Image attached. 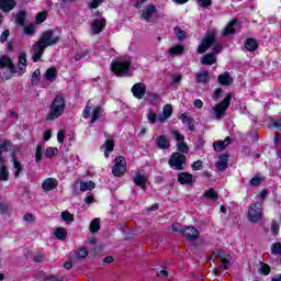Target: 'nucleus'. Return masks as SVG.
Segmentation results:
<instances>
[{
	"instance_id": "obj_64",
	"label": "nucleus",
	"mask_w": 281,
	"mask_h": 281,
	"mask_svg": "<svg viewBox=\"0 0 281 281\" xmlns=\"http://www.w3.org/2000/svg\"><path fill=\"white\" fill-rule=\"evenodd\" d=\"M262 179H260L259 177H255L250 180V186H260Z\"/></svg>"
},
{
	"instance_id": "obj_15",
	"label": "nucleus",
	"mask_w": 281,
	"mask_h": 281,
	"mask_svg": "<svg viewBox=\"0 0 281 281\" xmlns=\"http://www.w3.org/2000/svg\"><path fill=\"white\" fill-rule=\"evenodd\" d=\"M105 144L102 145V148H105L104 150V157L105 159H109V153H113V148H115V144L113 143V136L105 134Z\"/></svg>"
},
{
	"instance_id": "obj_51",
	"label": "nucleus",
	"mask_w": 281,
	"mask_h": 281,
	"mask_svg": "<svg viewBox=\"0 0 281 281\" xmlns=\"http://www.w3.org/2000/svg\"><path fill=\"white\" fill-rule=\"evenodd\" d=\"M42 157H43V147L37 146V147H36V151H35V161H36L37 164H41Z\"/></svg>"
},
{
	"instance_id": "obj_16",
	"label": "nucleus",
	"mask_w": 281,
	"mask_h": 281,
	"mask_svg": "<svg viewBox=\"0 0 281 281\" xmlns=\"http://www.w3.org/2000/svg\"><path fill=\"white\" fill-rule=\"evenodd\" d=\"M135 186H138L142 190H146V183H148V176L137 172L133 179Z\"/></svg>"
},
{
	"instance_id": "obj_57",
	"label": "nucleus",
	"mask_w": 281,
	"mask_h": 281,
	"mask_svg": "<svg viewBox=\"0 0 281 281\" xmlns=\"http://www.w3.org/2000/svg\"><path fill=\"white\" fill-rule=\"evenodd\" d=\"M213 54H221V52H223V44L215 43L213 46Z\"/></svg>"
},
{
	"instance_id": "obj_27",
	"label": "nucleus",
	"mask_w": 281,
	"mask_h": 281,
	"mask_svg": "<svg viewBox=\"0 0 281 281\" xmlns=\"http://www.w3.org/2000/svg\"><path fill=\"white\" fill-rule=\"evenodd\" d=\"M57 76L58 71L56 70V68L50 67L45 72V80H47V82H54Z\"/></svg>"
},
{
	"instance_id": "obj_6",
	"label": "nucleus",
	"mask_w": 281,
	"mask_h": 281,
	"mask_svg": "<svg viewBox=\"0 0 281 281\" xmlns=\"http://www.w3.org/2000/svg\"><path fill=\"white\" fill-rule=\"evenodd\" d=\"M248 218L251 223H258L260 218H262V204L261 203H252L248 209Z\"/></svg>"
},
{
	"instance_id": "obj_43",
	"label": "nucleus",
	"mask_w": 281,
	"mask_h": 281,
	"mask_svg": "<svg viewBox=\"0 0 281 281\" xmlns=\"http://www.w3.org/2000/svg\"><path fill=\"white\" fill-rule=\"evenodd\" d=\"M180 120L186 124L189 123V131H194V125L192 124V120H190V116H188V113H183L180 115Z\"/></svg>"
},
{
	"instance_id": "obj_34",
	"label": "nucleus",
	"mask_w": 281,
	"mask_h": 281,
	"mask_svg": "<svg viewBox=\"0 0 281 281\" xmlns=\"http://www.w3.org/2000/svg\"><path fill=\"white\" fill-rule=\"evenodd\" d=\"M204 198L209 199L210 201H217L218 200V192L214 189H209L204 192Z\"/></svg>"
},
{
	"instance_id": "obj_1",
	"label": "nucleus",
	"mask_w": 281,
	"mask_h": 281,
	"mask_svg": "<svg viewBox=\"0 0 281 281\" xmlns=\"http://www.w3.org/2000/svg\"><path fill=\"white\" fill-rule=\"evenodd\" d=\"M65 95L57 94L50 102L49 112L46 115V120L48 122H54V120H58V117H60V115L65 113Z\"/></svg>"
},
{
	"instance_id": "obj_20",
	"label": "nucleus",
	"mask_w": 281,
	"mask_h": 281,
	"mask_svg": "<svg viewBox=\"0 0 281 281\" xmlns=\"http://www.w3.org/2000/svg\"><path fill=\"white\" fill-rule=\"evenodd\" d=\"M18 67L20 70V75L23 76V74H25V69H27V54L26 53H21L19 55Z\"/></svg>"
},
{
	"instance_id": "obj_53",
	"label": "nucleus",
	"mask_w": 281,
	"mask_h": 281,
	"mask_svg": "<svg viewBox=\"0 0 281 281\" xmlns=\"http://www.w3.org/2000/svg\"><path fill=\"white\" fill-rule=\"evenodd\" d=\"M176 36L178 37V41H186V32L181 29H175Z\"/></svg>"
},
{
	"instance_id": "obj_63",
	"label": "nucleus",
	"mask_w": 281,
	"mask_h": 281,
	"mask_svg": "<svg viewBox=\"0 0 281 281\" xmlns=\"http://www.w3.org/2000/svg\"><path fill=\"white\" fill-rule=\"evenodd\" d=\"M8 36H10V31L8 30L3 31V33L0 36L1 43H5V41H8Z\"/></svg>"
},
{
	"instance_id": "obj_59",
	"label": "nucleus",
	"mask_w": 281,
	"mask_h": 281,
	"mask_svg": "<svg viewBox=\"0 0 281 281\" xmlns=\"http://www.w3.org/2000/svg\"><path fill=\"white\" fill-rule=\"evenodd\" d=\"M172 232H178V234H183V227H181V224H173L171 226Z\"/></svg>"
},
{
	"instance_id": "obj_17",
	"label": "nucleus",
	"mask_w": 281,
	"mask_h": 281,
	"mask_svg": "<svg viewBox=\"0 0 281 281\" xmlns=\"http://www.w3.org/2000/svg\"><path fill=\"white\" fill-rule=\"evenodd\" d=\"M178 181L181 186H190L194 181V176L189 172H180L178 175Z\"/></svg>"
},
{
	"instance_id": "obj_18",
	"label": "nucleus",
	"mask_w": 281,
	"mask_h": 281,
	"mask_svg": "<svg viewBox=\"0 0 281 281\" xmlns=\"http://www.w3.org/2000/svg\"><path fill=\"white\" fill-rule=\"evenodd\" d=\"M42 188L45 192H52V190H56V188H58V180L54 178L45 179L42 183Z\"/></svg>"
},
{
	"instance_id": "obj_61",
	"label": "nucleus",
	"mask_w": 281,
	"mask_h": 281,
	"mask_svg": "<svg viewBox=\"0 0 281 281\" xmlns=\"http://www.w3.org/2000/svg\"><path fill=\"white\" fill-rule=\"evenodd\" d=\"M34 215H32L31 213H26L24 216H23V221H25V223H34Z\"/></svg>"
},
{
	"instance_id": "obj_3",
	"label": "nucleus",
	"mask_w": 281,
	"mask_h": 281,
	"mask_svg": "<svg viewBox=\"0 0 281 281\" xmlns=\"http://www.w3.org/2000/svg\"><path fill=\"white\" fill-rule=\"evenodd\" d=\"M231 102L232 94H227L222 102L217 103L210 110V114L212 115V117H214L215 120H223V117H225L227 109H229Z\"/></svg>"
},
{
	"instance_id": "obj_11",
	"label": "nucleus",
	"mask_w": 281,
	"mask_h": 281,
	"mask_svg": "<svg viewBox=\"0 0 281 281\" xmlns=\"http://www.w3.org/2000/svg\"><path fill=\"white\" fill-rule=\"evenodd\" d=\"M45 49H47V48L44 47L40 42H36L35 44H33V46H32L33 63H38L41 60V58H43V54L45 53Z\"/></svg>"
},
{
	"instance_id": "obj_58",
	"label": "nucleus",
	"mask_w": 281,
	"mask_h": 281,
	"mask_svg": "<svg viewBox=\"0 0 281 281\" xmlns=\"http://www.w3.org/2000/svg\"><path fill=\"white\" fill-rule=\"evenodd\" d=\"M57 142L58 144H63L65 142V131L60 130L57 133Z\"/></svg>"
},
{
	"instance_id": "obj_36",
	"label": "nucleus",
	"mask_w": 281,
	"mask_h": 281,
	"mask_svg": "<svg viewBox=\"0 0 281 281\" xmlns=\"http://www.w3.org/2000/svg\"><path fill=\"white\" fill-rule=\"evenodd\" d=\"M95 188V182L93 181H81L80 182V191L87 192V190H93Z\"/></svg>"
},
{
	"instance_id": "obj_45",
	"label": "nucleus",
	"mask_w": 281,
	"mask_h": 281,
	"mask_svg": "<svg viewBox=\"0 0 281 281\" xmlns=\"http://www.w3.org/2000/svg\"><path fill=\"white\" fill-rule=\"evenodd\" d=\"M13 168H14V176L19 177V175H21V170H23L21 162H19V160L16 159H13Z\"/></svg>"
},
{
	"instance_id": "obj_2",
	"label": "nucleus",
	"mask_w": 281,
	"mask_h": 281,
	"mask_svg": "<svg viewBox=\"0 0 281 281\" xmlns=\"http://www.w3.org/2000/svg\"><path fill=\"white\" fill-rule=\"evenodd\" d=\"M131 57H125L123 59L114 60L111 65V70L115 76L119 78H126L128 76H132L131 74Z\"/></svg>"
},
{
	"instance_id": "obj_35",
	"label": "nucleus",
	"mask_w": 281,
	"mask_h": 281,
	"mask_svg": "<svg viewBox=\"0 0 281 281\" xmlns=\"http://www.w3.org/2000/svg\"><path fill=\"white\" fill-rule=\"evenodd\" d=\"M147 121L149 124H156L159 122V116H157V112H155L153 109H149L147 112Z\"/></svg>"
},
{
	"instance_id": "obj_13",
	"label": "nucleus",
	"mask_w": 281,
	"mask_h": 281,
	"mask_svg": "<svg viewBox=\"0 0 281 281\" xmlns=\"http://www.w3.org/2000/svg\"><path fill=\"white\" fill-rule=\"evenodd\" d=\"M132 93L134 98H137V100H142V98L146 95V85L144 82L135 83L132 87Z\"/></svg>"
},
{
	"instance_id": "obj_24",
	"label": "nucleus",
	"mask_w": 281,
	"mask_h": 281,
	"mask_svg": "<svg viewBox=\"0 0 281 281\" xmlns=\"http://www.w3.org/2000/svg\"><path fill=\"white\" fill-rule=\"evenodd\" d=\"M201 65H215L216 63V55L214 53L205 54L200 59Z\"/></svg>"
},
{
	"instance_id": "obj_23",
	"label": "nucleus",
	"mask_w": 281,
	"mask_h": 281,
	"mask_svg": "<svg viewBox=\"0 0 281 281\" xmlns=\"http://www.w3.org/2000/svg\"><path fill=\"white\" fill-rule=\"evenodd\" d=\"M229 144H232V138L226 137L224 140H217L213 144V148L214 150H216V153H221V150H225V148H227V146H229Z\"/></svg>"
},
{
	"instance_id": "obj_56",
	"label": "nucleus",
	"mask_w": 281,
	"mask_h": 281,
	"mask_svg": "<svg viewBox=\"0 0 281 281\" xmlns=\"http://www.w3.org/2000/svg\"><path fill=\"white\" fill-rule=\"evenodd\" d=\"M192 170H201L203 168V161L198 160L191 165Z\"/></svg>"
},
{
	"instance_id": "obj_50",
	"label": "nucleus",
	"mask_w": 281,
	"mask_h": 281,
	"mask_svg": "<svg viewBox=\"0 0 281 281\" xmlns=\"http://www.w3.org/2000/svg\"><path fill=\"white\" fill-rule=\"evenodd\" d=\"M18 25H25V11H21L16 16Z\"/></svg>"
},
{
	"instance_id": "obj_30",
	"label": "nucleus",
	"mask_w": 281,
	"mask_h": 281,
	"mask_svg": "<svg viewBox=\"0 0 281 281\" xmlns=\"http://www.w3.org/2000/svg\"><path fill=\"white\" fill-rule=\"evenodd\" d=\"M238 21L233 20L231 23L224 29L223 36H229L231 34H236V29H234V25H236Z\"/></svg>"
},
{
	"instance_id": "obj_54",
	"label": "nucleus",
	"mask_w": 281,
	"mask_h": 281,
	"mask_svg": "<svg viewBox=\"0 0 281 281\" xmlns=\"http://www.w3.org/2000/svg\"><path fill=\"white\" fill-rule=\"evenodd\" d=\"M271 232L274 236H278V234H280V225L278 224V222H272Z\"/></svg>"
},
{
	"instance_id": "obj_4",
	"label": "nucleus",
	"mask_w": 281,
	"mask_h": 281,
	"mask_svg": "<svg viewBox=\"0 0 281 281\" xmlns=\"http://www.w3.org/2000/svg\"><path fill=\"white\" fill-rule=\"evenodd\" d=\"M188 159L186 158V155L181 153H173L171 157L168 160V164L170 168H173V170H183V166H186Z\"/></svg>"
},
{
	"instance_id": "obj_28",
	"label": "nucleus",
	"mask_w": 281,
	"mask_h": 281,
	"mask_svg": "<svg viewBox=\"0 0 281 281\" xmlns=\"http://www.w3.org/2000/svg\"><path fill=\"white\" fill-rule=\"evenodd\" d=\"M16 5L14 0H0V8L3 12H10Z\"/></svg>"
},
{
	"instance_id": "obj_38",
	"label": "nucleus",
	"mask_w": 281,
	"mask_h": 281,
	"mask_svg": "<svg viewBox=\"0 0 281 281\" xmlns=\"http://www.w3.org/2000/svg\"><path fill=\"white\" fill-rule=\"evenodd\" d=\"M183 52H186V48L182 45H177V46L169 48L170 56H179Z\"/></svg>"
},
{
	"instance_id": "obj_21",
	"label": "nucleus",
	"mask_w": 281,
	"mask_h": 281,
	"mask_svg": "<svg viewBox=\"0 0 281 281\" xmlns=\"http://www.w3.org/2000/svg\"><path fill=\"white\" fill-rule=\"evenodd\" d=\"M172 116V106L170 104H166L162 109V114L158 116V122L164 124L167 120H170Z\"/></svg>"
},
{
	"instance_id": "obj_31",
	"label": "nucleus",
	"mask_w": 281,
	"mask_h": 281,
	"mask_svg": "<svg viewBox=\"0 0 281 281\" xmlns=\"http://www.w3.org/2000/svg\"><path fill=\"white\" fill-rule=\"evenodd\" d=\"M196 82H200L201 85L210 82V72L202 71L196 74Z\"/></svg>"
},
{
	"instance_id": "obj_22",
	"label": "nucleus",
	"mask_w": 281,
	"mask_h": 281,
	"mask_svg": "<svg viewBox=\"0 0 281 281\" xmlns=\"http://www.w3.org/2000/svg\"><path fill=\"white\" fill-rule=\"evenodd\" d=\"M3 67H7L11 74L15 72L14 64H12V59L8 56H3L0 58V69H3Z\"/></svg>"
},
{
	"instance_id": "obj_14",
	"label": "nucleus",
	"mask_w": 281,
	"mask_h": 281,
	"mask_svg": "<svg viewBox=\"0 0 281 281\" xmlns=\"http://www.w3.org/2000/svg\"><path fill=\"white\" fill-rule=\"evenodd\" d=\"M157 7L155 4H148L142 10L140 19H144V21L149 22L150 19H153V15L156 14Z\"/></svg>"
},
{
	"instance_id": "obj_39",
	"label": "nucleus",
	"mask_w": 281,
	"mask_h": 281,
	"mask_svg": "<svg viewBox=\"0 0 281 281\" xmlns=\"http://www.w3.org/2000/svg\"><path fill=\"white\" fill-rule=\"evenodd\" d=\"M9 177L10 172L8 171V167L2 162L0 167V181H8Z\"/></svg>"
},
{
	"instance_id": "obj_48",
	"label": "nucleus",
	"mask_w": 281,
	"mask_h": 281,
	"mask_svg": "<svg viewBox=\"0 0 281 281\" xmlns=\"http://www.w3.org/2000/svg\"><path fill=\"white\" fill-rule=\"evenodd\" d=\"M38 78H41V69H36L31 77L32 85H38Z\"/></svg>"
},
{
	"instance_id": "obj_49",
	"label": "nucleus",
	"mask_w": 281,
	"mask_h": 281,
	"mask_svg": "<svg viewBox=\"0 0 281 281\" xmlns=\"http://www.w3.org/2000/svg\"><path fill=\"white\" fill-rule=\"evenodd\" d=\"M260 271H261V273H263V276H269V273H271V267L265 262H261Z\"/></svg>"
},
{
	"instance_id": "obj_47",
	"label": "nucleus",
	"mask_w": 281,
	"mask_h": 281,
	"mask_svg": "<svg viewBox=\"0 0 281 281\" xmlns=\"http://www.w3.org/2000/svg\"><path fill=\"white\" fill-rule=\"evenodd\" d=\"M76 256L79 259L87 258V256H89V250L87 248H80L79 250L76 251Z\"/></svg>"
},
{
	"instance_id": "obj_12",
	"label": "nucleus",
	"mask_w": 281,
	"mask_h": 281,
	"mask_svg": "<svg viewBox=\"0 0 281 281\" xmlns=\"http://www.w3.org/2000/svg\"><path fill=\"white\" fill-rule=\"evenodd\" d=\"M182 236H184L187 240L193 243L194 240L199 239V229H196L194 226H187L182 231Z\"/></svg>"
},
{
	"instance_id": "obj_37",
	"label": "nucleus",
	"mask_w": 281,
	"mask_h": 281,
	"mask_svg": "<svg viewBox=\"0 0 281 281\" xmlns=\"http://www.w3.org/2000/svg\"><path fill=\"white\" fill-rule=\"evenodd\" d=\"M89 229H90L91 234H95V233L100 232V218H98V217L93 218L90 223Z\"/></svg>"
},
{
	"instance_id": "obj_40",
	"label": "nucleus",
	"mask_w": 281,
	"mask_h": 281,
	"mask_svg": "<svg viewBox=\"0 0 281 281\" xmlns=\"http://www.w3.org/2000/svg\"><path fill=\"white\" fill-rule=\"evenodd\" d=\"M100 113H102V108L101 106H95L92 110V119H91V124H93L94 122L98 121V119L100 117Z\"/></svg>"
},
{
	"instance_id": "obj_29",
	"label": "nucleus",
	"mask_w": 281,
	"mask_h": 281,
	"mask_svg": "<svg viewBox=\"0 0 281 281\" xmlns=\"http://www.w3.org/2000/svg\"><path fill=\"white\" fill-rule=\"evenodd\" d=\"M156 144L158 148H161V149L170 148V142H168V138H166V136L164 135H160L157 137Z\"/></svg>"
},
{
	"instance_id": "obj_60",
	"label": "nucleus",
	"mask_w": 281,
	"mask_h": 281,
	"mask_svg": "<svg viewBox=\"0 0 281 281\" xmlns=\"http://www.w3.org/2000/svg\"><path fill=\"white\" fill-rule=\"evenodd\" d=\"M35 30H36V27L34 26V24H31L24 29V33L27 35L34 34Z\"/></svg>"
},
{
	"instance_id": "obj_33",
	"label": "nucleus",
	"mask_w": 281,
	"mask_h": 281,
	"mask_svg": "<svg viewBox=\"0 0 281 281\" xmlns=\"http://www.w3.org/2000/svg\"><path fill=\"white\" fill-rule=\"evenodd\" d=\"M54 236L57 237L58 240L67 239V229L64 227H58L54 231Z\"/></svg>"
},
{
	"instance_id": "obj_42",
	"label": "nucleus",
	"mask_w": 281,
	"mask_h": 281,
	"mask_svg": "<svg viewBox=\"0 0 281 281\" xmlns=\"http://www.w3.org/2000/svg\"><path fill=\"white\" fill-rule=\"evenodd\" d=\"M91 109H93V104L91 103V101H88L82 112V117H85V120H88V117L91 115Z\"/></svg>"
},
{
	"instance_id": "obj_25",
	"label": "nucleus",
	"mask_w": 281,
	"mask_h": 281,
	"mask_svg": "<svg viewBox=\"0 0 281 281\" xmlns=\"http://www.w3.org/2000/svg\"><path fill=\"white\" fill-rule=\"evenodd\" d=\"M12 148V143L10 140H3L0 144V164H3L5 160L3 159V153H8Z\"/></svg>"
},
{
	"instance_id": "obj_62",
	"label": "nucleus",
	"mask_w": 281,
	"mask_h": 281,
	"mask_svg": "<svg viewBox=\"0 0 281 281\" xmlns=\"http://www.w3.org/2000/svg\"><path fill=\"white\" fill-rule=\"evenodd\" d=\"M102 1L103 0H92V2L89 4V8H91L92 10H95V8H99Z\"/></svg>"
},
{
	"instance_id": "obj_8",
	"label": "nucleus",
	"mask_w": 281,
	"mask_h": 281,
	"mask_svg": "<svg viewBox=\"0 0 281 281\" xmlns=\"http://www.w3.org/2000/svg\"><path fill=\"white\" fill-rule=\"evenodd\" d=\"M60 41V37L54 36V32L52 31H46L44 32L41 37L38 43H41L44 47H52V45H56Z\"/></svg>"
},
{
	"instance_id": "obj_46",
	"label": "nucleus",
	"mask_w": 281,
	"mask_h": 281,
	"mask_svg": "<svg viewBox=\"0 0 281 281\" xmlns=\"http://www.w3.org/2000/svg\"><path fill=\"white\" fill-rule=\"evenodd\" d=\"M271 251L273 256H281V244L280 243L272 244Z\"/></svg>"
},
{
	"instance_id": "obj_19",
	"label": "nucleus",
	"mask_w": 281,
	"mask_h": 281,
	"mask_svg": "<svg viewBox=\"0 0 281 281\" xmlns=\"http://www.w3.org/2000/svg\"><path fill=\"white\" fill-rule=\"evenodd\" d=\"M229 160V156L227 154H222L218 157V160L215 164V167L221 172H224V170H227V161Z\"/></svg>"
},
{
	"instance_id": "obj_41",
	"label": "nucleus",
	"mask_w": 281,
	"mask_h": 281,
	"mask_svg": "<svg viewBox=\"0 0 281 281\" xmlns=\"http://www.w3.org/2000/svg\"><path fill=\"white\" fill-rule=\"evenodd\" d=\"M61 221H65V223H74V214L69 213V211L61 212Z\"/></svg>"
},
{
	"instance_id": "obj_7",
	"label": "nucleus",
	"mask_w": 281,
	"mask_h": 281,
	"mask_svg": "<svg viewBox=\"0 0 281 281\" xmlns=\"http://www.w3.org/2000/svg\"><path fill=\"white\" fill-rule=\"evenodd\" d=\"M126 173V159L119 156L114 159V167L112 169V175L114 177H123Z\"/></svg>"
},
{
	"instance_id": "obj_52",
	"label": "nucleus",
	"mask_w": 281,
	"mask_h": 281,
	"mask_svg": "<svg viewBox=\"0 0 281 281\" xmlns=\"http://www.w3.org/2000/svg\"><path fill=\"white\" fill-rule=\"evenodd\" d=\"M45 19H47V12L42 11L37 14L35 21L37 24H41V23H43V21H45Z\"/></svg>"
},
{
	"instance_id": "obj_32",
	"label": "nucleus",
	"mask_w": 281,
	"mask_h": 281,
	"mask_svg": "<svg viewBox=\"0 0 281 281\" xmlns=\"http://www.w3.org/2000/svg\"><path fill=\"white\" fill-rule=\"evenodd\" d=\"M247 52H256L258 49V42L254 38H248L245 43Z\"/></svg>"
},
{
	"instance_id": "obj_10",
	"label": "nucleus",
	"mask_w": 281,
	"mask_h": 281,
	"mask_svg": "<svg viewBox=\"0 0 281 281\" xmlns=\"http://www.w3.org/2000/svg\"><path fill=\"white\" fill-rule=\"evenodd\" d=\"M104 27H106V19H104L103 16L92 20L91 22L92 34H100V32H102Z\"/></svg>"
},
{
	"instance_id": "obj_44",
	"label": "nucleus",
	"mask_w": 281,
	"mask_h": 281,
	"mask_svg": "<svg viewBox=\"0 0 281 281\" xmlns=\"http://www.w3.org/2000/svg\"><path fill=\"white\" fill-rule=\"evenodd\" d=\"M56 155H58V148L56 147H48L45 151V157H48V159L56 157Z\"/></svg>"
},
{
	"instance_id": "obj_5",
	"label": "nucleus",
	"mask_w": 281,
	"mask_h": 281,
	"mask_svg": "<svg viewBox=\"0 0 281 281\" xmlns=\"http://www.w3.org/2000/svg\"><path fill=\"white\" fill-rule=\"evenodd\" d=\"M214 43H216V33H207L198 47V54H205Z\"/></svg>"
},
{
	"instance_id": "obj_26",
	"label": "nucleus",
	"mask_w": 281,
	"mask_h": 281,
	"mask_svg": "<svg viewBox=\"0 0 281 281\" xmlns=\"http://www.w3.org/2000/svg\"><path fill=\"white\" fill-rule=\"evenodd\" d=\"M217 82H220L221 85H223L225 87H229V85H232V82H234V79H232V76H229V72H225V74L218 76Z\"/></svg>"
},
{
	"instance_id": "obj_9",
	"label": "nucleus",
	"mask_w": 281,
	"mask_h": 281,
	"mask_svg": "<svg viewBox=\"0 0 281 281\" xmlns=\"http://www.w3.org/2000/svg\"><path fill=\"white\" fill-rule=\"evenodd\" d=\"M172 135L177 142V150H179V153L188 154L190 151V147L184 143L186 136L177 131L172 132Z\"/></svg>"
},
{
	"instance_id": "obj_55",
	"label": "nucleus",
	"mask_w": 281,
	"mask_h": 281,
	"mask_svg": "<svg viewBox=\"0 0 281 281\" xmlns=\"http://www.w3.org/2000/svg\"><path fill=\"white\" fill-rule=\"evenodd\" d=\"M200 8H210L212 5V0H198Z\"/></svg>"
}]
</instances>
